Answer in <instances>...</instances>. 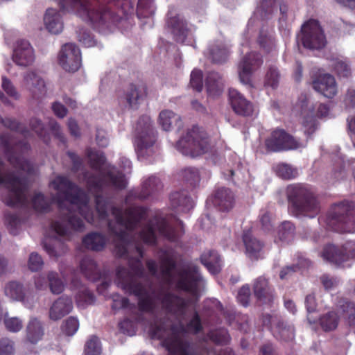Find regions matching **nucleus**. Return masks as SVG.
<instances>
[{"mask_svg": "<svg viewBox=\"0 0 355 355\" xmlns=\"http://www.w3.org/2000/svg\"><path fill=\"white\" fill-rule=\"evenodd\" d=\"M87 155L91 166L97 173L96 175H90L88 173L84 174L88 190L95 197L96 211L102 219L111 214L114 220L108 222L111 234L119 241H127L132 231L148 215L147 210L141 207H131L123 211L105 199L101 193L105 187L123 189L125 188L127 181L114 166L106 165L102 153L88 149Z\"/></svg>", "mask_w": 355, "mask_h": 355, "instance_id": "1", "label": "nucleus"}, {"mask_svg": "<svg viewBox=\"0 0 355 355\" xmlns=\"http://www.w3.org/2000/svg\"><path fill=\"white\" fill-rule=\"evenodd\" d=\"M55 191L52 201L58 204L60 217L51 224L47 234L49 241L69 242L77 232L83 231L84 223L78 216L80 214L88 223L94 222V213L89 198L67 178L58 175L49 182Z\"/></svg>", "mask_w": 355, "mask_h": 355, "instance_id": "2", "label": "nucleus"}, {"mask_svg": "<svg viewBox=\"0 0 355 355\" xmlns=\"http://www.w3.org/2000/svg\"><path fill=\"white\" fill-rule=\"evenodd\" d=\"M62 3L100 31L126 21L135 11L130 0H62Z\"/></svg>", "mask_w": 355, "mask_h": 355, "instance_id": "3", "label": "nucleus"}, {"mask_svg": "<svg viewBox=\"0 0 355 355\" xmlns=\"http://www.w3.org/2000/svg\"><path fill=\"white\" fill-rule=\"evenodd\" d=\"M117 284L127 292L132 293L138 297L139 306L143 311L153 309L157 302L171 312L184 316L189 310L190 302L171 294H161L155 300V296L148 292L141 285L135 282L133 277L124 268L117 270Z\"/></svg>", "mask_w": 355, "mask_h": 355, "instance_id": "4", "label": "nucleus"}, {"mask_svg": "<svg viewBox=\"0 0 355 355\" xmlns=\"http://www.w3.org/2000/svg\"><path fill=\"white\" fill-rule=\"evenodd\" d=\"M286 193L290 211L294 216L314 218L319 213V202L308 187L301 184H289Z\"/></svg>", "mask_w": 355, "mask_h": 355, "instance_id": "5", "label": "nucleus"}, {"mask_svg": "<svg viewBox=\"0 0 355 355\" xmlns=\"http://www.w3.org/2000/svg\"><path fill=\"white\" fill-rule=\"evenodd\" d=\"M183 320L180 321V327H173L170 331L164 326H156L151 329L153 338L163 340L164 345L169 352L178 355H183L186 350V345L184 343L180 334L185 332L197 333L201 329V324L199 317L195 314L189 322L184 325Z\"/></svg>", "mask_w": 355, "mask_h": 355, "instance_id": "6", "label": "nucleus"}, {"mask_svg": "<svg viewBox=\"0 0 355 355\" xmlns=\"http://www.w3.org/2000/svg\"><path fill=\"white\" fill-rule=\"evenodd\" d=\"M164 278L171 284L197 297L204 286V281L196 266H191L178 272L171 261L162 268Z\"/></svg>", "mask_w": 355, "mask_h": 355, "instance_id": "7", "label": "nucleus"}, {"mask_svg": "<svg viewBox=\"0 0 355 355\" xmlns=\"http://www.w3.org/2000/svg\"><path fill=\"white\" fill-rule=\"evenodd\" d=\"M0 184H4L8 189L5 202L10 207H22L28 203L26 189L27 179L19 173H6L4 166L0 160Z\"/></svg>", "mask_w": 355, "mask_h": 355, "instance_id": "8", "label": "nucleus"}, {"mask_svg": "<svg viewBox=\"0 0 355 355\" xmlns=\"http://www.w3.org/2000/svg\"><path fill=\"white\" fill-rule=\"evenodd\" d=\"M294 112L302 116L304 133L310 135L316 129L315 116H326L329 113V108L326 105L318 104L306 95H301L295 105Z\"/></svg>", "mask_w": 355, "mask_h": 355, "instance_id": "9", "label": "nucleus"}, {"mask_svg": "<svg viewBox=\"0 0 355 355\" xmlns=\"http://www.w3.org/2000/svg\"><path fill=\"white\" fill-rule=\"evenodd\" d=\"M0 141L9 162L14 167L28 175L34 173L33 164L20 154L29 149V145L26 141H17L13 133L3 134L1 136Z\"/></svg>", "mask_w": 355, "mask_h": 355, "instance_id": "10", "label": "nucleus"}, {"mask_svg": "<svg viewBox=\"0 0 355 355\" xmlns=\"http://www.w3.org/2000/svg\"><path fill=\"white\" fill-rule=\"evenodd\" d=\"M209 139L204 130L194 126L177 142L176 148L183 155L195 157L207 153L209 148Z\"/></svg>", "mask_w": 355, "mask_h": 355, "instance_id": "11", "label": "nucleus"}, {"mask_svg": "<svg viewBox=\"0 0 355 355\" xmlns=\"http://www.w3.org/2000/svg\"><path fill=\"white\" fill-rule=\"evenodd\" d=\"M327 225L339 232H355V206L352 202L336 205L327 219Z\"/></svg>", "mask_w": 355, "mask_h": 355, "instance_id": "12", "label": "nucleus"}, {"mask_svg": "<svg viewBox=\"0 0 355 355\" xmlns=\"http://www.w3.org/2000/svg\"><path fill=\"white\" fill-rule=\"evenodd\" d=\"M139 237L146 244H155L159 241V237L170 242H176L179 234L164 218L156 216L139 232Z\"/></svg>", "mask_w": 355, "mask_h": 355, "instance_id": "13", "label": "nucleus"}, {"mask_svg": "<svg viewBox=\"0 0 355 355\" xmlns=\"http://www.w3.org/2000/svg\"><path fill=\"white\" fill-rule=\"evenodd\" d=\"M135 131V146L138 156H150L154 152L153 144L155 141V130L150 118L148 116L141 117L137 123Z\"/></svg>", "mask_w": 355, "mask_h": 355, "instance_id": "14", "label": "nucleus"}, {"mask_svg": "<svg viewBox=\"0 0 355 355\" xmlns=\"http://www.w3.org/2000/svg\"><path fill=\"white\" fill-rule=\"evenodd\" d=\"M297 39L305 48L309 49H319L326 44L324 35L318 22L313 19L302 25Z\"/></svg>", "mask_w": 355, "mask_h": 355, "instance_id": "15", "label": "nucleus"}, {"mask_svg": "<svg viewBox=\"0 0 355 355\" xmlns=\"http://www.w3.org/2000/svg\"><path fill=\"white\" fill-rule=\"evenodd\" d=\"M306 145V141L297 140L283 130L273 131L270 137L266 140L267 149L274 152L284 150H295L304 148Z\"/></svg>", "mask_w": 355, "mask_h": 355, "instance_id": "16", "label": "nucleus"}, {"mask_svg": "<svg viewBox=\"0 0 355 355\" xmlns=\"http://www.w3.org/2000/svg\"><path fill=\"white\" fill-rule=\"evenodd\" d=\"M81 53L80 49L73 43L64 44L58 55V63L66 71L75 72L81 66Z\"/></svg>", "mask_w": 355, "mask_h": 355, "instance_id": "17", "label": "nucleus"}, {"mask_svg": "<svg viewBox=\"0 0 355 355\" xmlns=\"http://www.w3.org/2000/svg\"><path fill=\"white\" fill-rule=\"evenodd\" d=\"M21 86L33 99L44 97L47 91L44 78L35 70H28L22 74Z\"/></svg>", "mask_w": 355, "mask_h": 355, "instance_id": "18", "label": "nucleus"}, {"mask_svg": "<svg viewBox=\"0 0 355 355\" xmlns=\"http://www.w3.org/2000/svg\"><path fill=\"white\" fill-rule=\"evenodd\" d=\"M34 285L37 291H46L49 288L51 293L55 295L61 293L65 287L58 273L55 271H49L46 275L35 276Z\"/></svg>", "mask_w": 355, "mask_h": 355, "instance_id": "19", "label": "nucleus"}, {"mask_svg": "<svg viewBox=\"0 0 355 355\" xmlns=\"http://www.w3.org/2000/svg\"><path fill=\"white\" fill-rule=\"evenodd\" d=\"M263 62L259 54L252 52L248 53L239 62L238 73L240 81L243 85L251 86V76L253 70Z\"/></svg>", "mask_w": 355, "mask_h": 355, "instance_id": "20", "label": "nucleus"}, {"mask_svg": "<svg viewBox=\"0 0 355 355\" xmlns=\"http://www.w3.org/2000/svg\"><path fill=\"white\" fill-rule=\"evenodd\" d=\"M3 293L10 300L21 302L28 309H32L37 301L34 296L26 295L24 285L17 281L6 283Z\"/></svg>", "mask_w": 355, "mask_h": 355, "instance_id": "21", "label": "nucleus"}, {"mask_svg": "<svg viewBox=\"0 0 355 355\" xmlns=\"http://www.w3.org/2000/svg\"><path fill=\"white\" fill-rule=\"evenodd\" d=\"M12 58L17 65L27 67L35 62V51L29 42L21 40L16 43Z\"/></svg>", "mask_w": 355, "mask_h": 355, "instance_id": "22", "label": "nucleus"}, {"mask_svg": "<svg viewBox=\"0 0 355 355\" xmlns=\"http://www.w3.org/2000/svg\"><path fill=\"white\" fill-rule=\"evenodd\" d=\"M167 26L170 29L176 42L186 44L187 37L189 35V30L187 23L182 16L176 14L173 11L168 13Z\"/></svg>", "mask_w": 355, "mask_h": 355, "instance_id": "23", "label": "nucleus"}, {"mask_svg": "<svg viewBox=\"0 0 355 355\" xmlns=\"http://www.w3.org/2000/svg\"><path fill=\"white\" fill-rule=\"evenodd\" d=\"M313 89L327 98H333L338 89L334 77L329 73L318 76L312 82Z\"/></svg>", "mask_w": 355, "mask_h": 355, "instance_id": "24", "label": "nucleus"}, {"mask_svg": "<svg viewBox=\"0 0 355 355\" xmlns=\"http://www.w3.org/2000/svg\"><path fill=\"white\" fill-rule=\"evenodd\" d=\"M234 192L226 187L216 189L213 195V204L220 211H229L235 205Z\"/></svg>", "mask_w": 355, "mask_h": 355, "instance_id": "25", "label": "nucleus"}, {"mask_svg": "<svg viewBox=\"0 0 355 355\" xmlns=\"http://www.w3.org/2000/svg\"><path fill=\"white\" fill-rule=\"evenodd\" d=\"M229 98L234 111L242 116H250L254 112V106L240 92L235 89L229 90Z\"/></svg>", "mask_w": 355, "mask_h": 355, "instance_id": "26", "label": "nucleus"}, {"mask_svg": "<svg viewBox=\"0 0 355 355\" xmlns=\"http://www.w3.org/2000/svg\"><path fill=\"white\" fill-rule=\"evenodd\" d=\"M162 187V183L158 178L155 176H150L144 180L139 192L132 191L129 193L125 199V202L128 203L132 197L139 198L140 200L146 199L153 193L160 190Z\"/></svg>", "mask_w": 355, "mask_h": 355, "instance_id": "27", "label": "nucleus"}, {"mask_svg": "<svg viewBox=\"0 0 355 355\" xmlns=\"http://www.w3.org/2000/svg\"><path fill=\"white\" fill-rule=\"evenodd\" d=\"M264 326L270 327L275 336L286 341L291 340L294 338V330L291 325L282 323H277V319L270 315L263 318Z\"/></svg>", "mask_w": 355, "mask_h": 355, "instance_id": "28", "label": "nucleus"}, {"mask_svg": "<svg viewBox=\"0 0 355 355\" xmlns=\"http://www.w3.org/2000/svg\"><path fill=\"white\" fill-rule=\"evenodd\" d=\"M170 204L173 209L178 213H187L193 207V200L187 191H175L170 196Z\"/></svg>", "mask_w": 355, "mask_h": 355, "instance_id": "29", "label": "nucleus"}, {"mask_svg": "<svg viewBox=\"0 0 355 355\" xmlns=\"http://www.w3.org/2000/svg\"><path fill=\"white\" fill-rule=\"evenodd\" d=\"M73 309V303L71 298L62 296L58 298L49 309V318L53 320L61 319L69 313Z\"/></svg>", "mask_w": 355, "mask_h": 355, "instance_id": "30", "label": "nucleus"}, {"mask_svg": "<svg viewBox=\"0 0 355 355\" xmlns=\"http://www.w3.org/2000/svg\"><path fill=\"white\" fill-rule=\"evenodd\" d=\"M44 24L46 30L55 35L60 33L64 28L60 13L53 8L46 10L44 16Z\"/></svg>", "mask_w": 355, "mask_h": 355, "instance_id": "31", "label": "nucleus"}, {"mask_svg": "<svg viewBox=\"0 0 355 355\" xmlns=\"http://www.w3.org/2000/svg\"><path fill=\"white\" fill-rule=\"evenodd\" d=\"M277 6L275 0H260L254 16L248 21V26H253L256 19H267L277 11Z\"/></svg>", "mask_w": 355, "mask_h": 355, "instance_id": "32", "label": "nucleus"}, {"mask_svg": "<svg viewBox=\"0 0 355 355\" xmlns=\"http://www.w3.org/2000/svg\"><path fill=\"white\" fill-rule=\"evenodd\" d=\"M343 246L326 245L323 250L322 257L327 261L336 265H341L348 259V256L343 253Z\"/></svg>", "mask_w": 355, "mask_h": 355, "instance_id": "33", "label": "nucleus"}, {"mask_svg": "<svg viewBox=\"0 0 355 355\" xmlns=\"http://www.w3.org/2000/svg\"><path fill=\"white\" fill-rule=\"evenodd\" d=\"M158 123L164 131H170L173 125L177 126L178 128L182 126L180 116L169 110H164L160 112L158 117Z\"/></svg>", "mask_w": 355, "mask_h": 355, "instance_id": "34", "label": "nucleus"}, {"mask_svg": "<svg viewBox=\"0 0 355 355\" xmlns=\"http://www.w3.org/2000/svg\"><path fill=\"white\" fill-rule=\"evenodd\" d=\"M26 338L31 343L35 344L42 340L44 330L41 322L36 318H31L26 327Z\"/></svg>", "mask_w": 355, "mask_h": 355, "instance_id": "35", "label": "nucleus"}, {"mask_svg": "<svg viewBox=\"0 0 355 355\" xmlns=\"http://www.w3.org/2000/svg\"><path fill=\"white\" fill-rule=\"evenodd\" d=\"M206 86L207 92L211 96L219 95L223 89V77L217 72H210L206 78Z\"/></svg>", "mask_w": 355, "mask_h": 355, "instance_id": "36", "label": "nucleus"}, {"mask_svg": "<svg viewBox=\"0 0 355 355\" xmlns=\"http://www.w3.org/2000/svg\"><path fill=\"white\" fill-rule=\"evenodd\" d=\"M201 261L211 274H216L220 270V259L218 254L215 252H204L201 256Z\"/></svg>", "mask_w": 355, "mask_h": 355, "instance_id": "37", "label": "nucleus"}, {"mask_svg": "<svg viewBox=\"0 0 355 355\" xmlns=\"http://www.w3.org/2000/svg\"><path fill=\"white\" fill-rule=\"evenodd\" d=\"M254 292L257 299L263 303L270 302L272 299V293L270 291L266 279H257L254 285Z\"/></svg>", "mask_w": 355, "mask_h": 355, "instance_id": "38", "label": "nucleus"}, {"mask_svg": "<svg viewBox=\"0 0 355 355\" xmlns=\"http://www.w3.org/2000/svg\"><path fill=\"white\" fill-rule=\"evenodd\" d=\"M259 46L266 51L269 52L275 49V41L273 37V32L268 28L263 27L257 39Z\"/></svg>", "mask_w": 355, "mask_h": 355, "instance_id": "39", "label": "nucleus"}, {"mask_svg": "<svg viewBox=\"0 0 355 355\" xmlns=\"http://www.w3.org/2000/svg\"><path fill=\"white\" fill-rule=\"evenodd\" d=\"M331 62V66L340 77L347 78L351 75V66L346 58H333Z\"/></svg>", "mask_w": 355, "mask_h": 355, "instance_id": "40", "label": "nucleus"}, {"mask_svg": "<svg viewBox=\"0 0 355 355\" xmlns=\"http://www.w3.org/2000/svg\"><path fill=\"white\" fill-rule=\"evenodd\" d=\"M295 226L289 221L283 222L277 230L278 240L275 242H290L294 236Z\"/></svg>", "mask_w": 355, "mask_h": 355, "instance_id": "41", "label": "nucleus"}, {"mask_svg": "<svg viewBox=\"0 0 355 355\" xmlns=\"http://www.w3.org/2000/svg\"><path fill=\"white\" fill-rule=\"evenodd\" d=\"M154 0H139L137 15L139 18H148L155 12Z\"/></svg>", "mask_w": 355, "mask_h": 355, "instance_id": "42", "label": "nucleus"}, {"mask_svg": "<svg viewBox=\"0 0 355 355\" xmlns=\"http://www.w3.org/2000/svg\"><path fill=\"white\" fill-rule=\"evenodd\" d=\"M209 58L216 63H222L227 58V51L220 44L211 45L209 48Z\"/></svg>", "mask_w": 355, "mask_h": 355, "instance_id": "43", "label": "nucleus"}, {"mask_svg": "<svg viewBox=\"0 0 355 355\" xmlns=\"http://www.w3.org/2000/svg\"><path fill=\"white\" fill-rule=\"evenodd\" d=\"M276 174L282 179L290 180L298 175V171L291 165L280 163L275 166Z\"/></svg>", "mask_w": 355, "mask_h": 355, "instance_id": "44", "label": "nucleus"}, {"mask_svg": "<svg viewBox=\"0 0 355 355\" xmlns=\"http://www.w3.org/2000/svg\"><path fill=\"white\" fill-rule=\"evenodd\" d=\"M125 100L130 108L137 109L141 100V92L135 85H130L125 95Z\"/></svg>", "mask_w": 355, "mask_h": 355, "instance_id": "45", "label": "nucleus"}, {"mask_svg": "<svg viewBox=\"0 0 355 355\" xmlns=\"http://www.w3.org/2000/svg\"><path fill=\"white\" fill-rule=\"evenodd\" d=\"M320 321L322 328L324 331H332L337 327L338 317L335 312L331 311L324 315Z\"/></svg>", "mask_w": 355, "mask_h": 355, "instance_id": "46", "label": "nucleus"}, {"mask_svg": "<svg viewBox=\"0 0 355 355\" xmlns=\"http://www.w3.org/2000/svg\"><path fill=\"white\" fill-rule=\"evenodd\" d=\"M101 353V345L98 338L92 336L86 342L85 346V355H100Z\"/></svg>", "mask_w": 355, "mask_h": 355, "instance_id": "47", "label": "nucleus"}, {"mask_svg": "<svg viewBox=\"0 0 355 355\" xmlns=\"http://www.w3.org/2000/svg\"><path fill=\"white\" fill-rule=\"evenodd\" d=\"M32 204L37 211H46L49 209L51 202L42 193H36L32 198Z\"/></svg>", "mask_w": 355, "mask_h": 355, "instance_id": "48", "label": "nucleus"}, {"mask_svg": "<svg viewBox=\"0 0 355 355\" xmlns=\"http://www.w3.org/2000/svg\"><path fill=\"white\" fill-rule=\"evenodd\" d=\"M243 250L245 252L246 256L252 259L257 260L263 258L265 252L261 245H242Z\"/></svg>", "mask_w": 355, "mask_h": 355, "instance_id": "49", "label": "nucleus"}, {"mask_svg": "<svg viewBox=\"0 0 355 355\" xmlns=\"http://www.w3.org/2000/svg\"><path fill=\"white\" fill-rule=\"evenodd\" d=\"M280 80V73L276 67H271L268 69L265 80V84L272 89L277 87Z\"/></svg>", "mask_w": 355, "mask_h": 355, "instance_id": "50", "label": "nucleus"}, {"mask_svg": "<svg viewBox=\"0 0 355 355\" xmlns=\"http://www.w3.org/2000/svg\"><path fill=\"white\" fill-rule=\"evenodd\" d=\"M0 121H1L3 125L8 128H10L12 130H15L16 132H19L21 133L24 137H27L29 135V131L24 128L21 124H19L15 119H12L10 118H6L3 119L0 117Z\"/></svg>", "mask_w": 355, "mask_h": 355, "instance_id": "51", "label": "nucleus"}, {"mask_svg": "<svg viewBox=\"0 0 355 355\" xmlns=\"http://www.w3.org/2000/svg\"><path fill=\"white\" fill-rule=\"evenodd\" d=\"M93 302L94 296L86 288H83L76 296V303L80 307H85Z\"/></svg>", "mask_w": 355, "mask_h": 355, "instance_id": "52", "label": "nucleus"}, {"mask_svg": "<svg viewBox=\"0 0 355 355\" xmlns=\"http://www.w3.org/2000/svg\"><path fill=\"white\" fill-rule=\"evenodd\" d=\"M1 87L3 91L10 97L17 100L20 95L12 81L6 76L2 77Z\"/></svg>", "mask_w": 355, "mask_h": 355, "instance_id": "53", "label": "nucleus"}, {"mask_svg": "<svg viewBox=\"0 0 355 355\" xmlns=\"http://www.w3.org/2000/svg\"><path fill=\"white\" fill-rule=\"evenodd\" d=\"M44 266V261L40 254L33 252L30 254L28 260V267L33 272L40 270Z\"/></svg>", "mask_w": 355, "mask_h": 355, "instance_id": "54", "label": "nucleus"}, {"mask_svg": "<svg viewBox=\"0 0 355 355\" xmlns=\"http://www.w3.org/2000/svg\"><path fill=\"white\" fill-rule=\"evenodd\" d=\"M343 313L347 316L348 323L350 326H355V304L349 302H344L339 304Z\"/></svg>", "mask_w": 355, "mask_h": 355, "instance_id": "55", "label": "nucleus"}, {"mask_svg": "<svg viewBox=\"0 0 355 355\" xmlns=\"http://www.w3.org/2000/svg\"><path fill=\"white\" fill-rule=\"evenodd\" d=\"M62 328L64 334L73 336L79 328L78 320L74 317H70L64 321Z\"/></svg>", "mask_w": 355, "mask_h": 355, "instance_id": "56", "label": "nucleus"}, {"mask_svg": "<svg viewBox=\"0 0 355 355\" xmlns=\"http://www.w3.org/2000/svg\"><path fill=\"white\" fill-rule=\"evenodd\" d=\"M104 235L98 232L87 234L83 239V244H105Z\"/></svg>", "mask_w": 355, "mask_h": 355, "instance_id": "57", "label": "nucleus"}, {"mask_svg": "<svg viewBox=\"0 0 355 355\" xmlns=\"http://www.w3.org/2000/svg\"><path fill=\"white\" fill-rule=\"evenodd\" d=\"M4 324L6 328L12 332H18L23 327L22 320L17 317H6Z\"/></svg>", "mask_w": 355, "mask_h": 355, "instance_id": "58", "label": "nucleus"}, {"mask_svg": "<svg viewBox=\"0 0 355 355\" xmlns=\"http://www.w3.org/2000/svg\"><path fill=\"white\" fill-rule=\"evenodd\" d=\"M49 127L53 135L57 138L64 146L66 144V137L62 132L60 124L54 119H51L49 122Z\"/></svg>", "mask_w": 355, "mask_h": 355, "instance_id": "59", "label": "nucleus"}, {"mask_svg": "<svg viewBox=\"0 0 355 355\" xmlns=\"http://www.w3.org/2000/svg\"><path fill=\"white\" fill-rule=\"evenodd\" d=\"M190 85L195 90L200 92L203 87L202 72L194 69L191 73Z\"/></svg>", "mask_w": 355, "mask_h": 355, "instance_id": "60", "label": "nucleus"}, {"mask_svg": "<svg viewBox=\"0 0 355 355\" xmlns=\"http://www.w3.org/2000/svg\"><path fill=\"white\" fill-rule=\"evenodd\" d=\"M78 38L86 47H91L96 44V41L94 37L86 29L81 28L78 32Z\"/></svg>", "mask_w": 355, "mask_h": 355, "instance_id": "61", "label": "nucleus"}, {"mask_svg": "<svg viewBox=\"0 0 355 355\" xmlns=\"http://www.w3.org/2000/svg\"><path fill=\"white\" fill-rule=\"evenodd\" d=\"M80 270L87 277L92 279V275L96 272V266L93 260L85 259L80 263Z\"/></svg>", "mask_w": 355, "mask_h": 355, "instance_id": "62", "label": "nucleus"}, {"mask_svg": "<svg viewBox=\"0 0 355 355\" xmlns=\"http://www.w3.org/2000/svg\"><path fill=\"white\" fill-rule=\"evenodd\" d=\"M183 176L185 180L192 185H196L200 181L199 172L195 168H186L184 171Z\"/></svg>", "mask_w": 355, "mask_h": 355, "instance_id": "63", "label": "nucleus"}, {"mask_svg": "<svg viewBox=\"0 0 355 355\" xmlns=\"http://www.w3.org/2000/svg\"><path fill=\"white\" fill-rule=\"evenodd\" d=\"M14 343L8 339L3 338L0 340V355H14Z\"/></svg>", "mask_w": 355, "mask_h": 355, "instance_id": "64", "label": "nucleus"}]
</instances>
